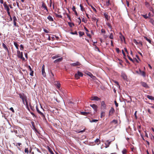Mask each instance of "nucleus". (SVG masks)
I'll list each match as a JSON object with an SVG mask.
<instances>
[{
  "label": "nucleus",
  "instance_id": "nucleus-1",
  "mask_svg": "<svg viewBox=\"0 0 154 154\" xmlns=\"http://www.w3.org/2000/svg\"><path fill=\"white\" fill-rule=\"evenodd\" d=\"M20 129V128H16L13 130H11V131L12 133L14 132L16 136H18L20 135L19 130Z\"/></svg>",
  "mask_w": 154,
  "mask_h": 154
},
{
  "label": "nucleus",
  "instance_id": "nucleus-2",
  "mask_svg": "<svg viewBox=\"0 0 154 154\" xmlns=\"http://www.w3.org/2000/svg\"><path fill=\"white\" fill-rule=\"evenodd\" d=\"M20 97L22 100L23 103L25 104V101L27 100V97L23 94H19Z\"/></svg>",
  "mask_w": 154,
  "mask_h": 154
},
{
  "label": "nucleus",
  "instance_id": "nucleus-3",
  "mask_svg": "<svg viewBox=\"0 0 154 154\" xmlns=\"http://www.w3.org/2000/svg\"><path fill=\"white\" fill-rule=\"evenodd\" d=\"M17 54L18 56V57L22 59L23 60H24L25 58L23 57V52H20V51L19 50H17Z\"/></svg>",
  "mask_w": 154,
  "mask_h": 154
},
{
  "label": "nucleus",
  "instance_id": "nucleus-4",
  "mask_svg": "<svg viewBox=\"0 0 154 154\" xmlns=\"http://www.w3.org/2000/svg\"><path fill=\"white\" fill-rule=\"evenodd\" d=\"M136 72L137 74L142 76L144 77L146 76V72L144 71H142L140 69H139L138 71H137Z\"/></svg>",
  "mask_w": 154,
  "mask_h": 154
},
{
  "label": "nucleus",
  "instance_id": "nucleus-5",
  "mask_svg": "<svg viewBox=\"0 0 154 154\" xmlns=\"http://www.w3.org/2000/svg\"><path fill=\"white\" fill-rule=\"evenodd\" d=\"M45 66L44 65H43L42 67V75L44 77H46V73L45 72Z\"/></svg>",
  "mask_w": 154,
  "mask_h": 154
},
{
  "label": "nucleus",
  "instance_id": "nucleus-6",
  "mask_svg": "<svg viewBox=\"0 0 154 154\" xmlns=\"http://www.w3.org/2000/svg\"><path fill=\"white\" fill-rule=\"evenodd\" d=\"M3 5L5 9L7 11H10V9L9 6L7 5L6 2H5L4 3Z\"/></svg>",
  "mask_w": 154,
  "mask_h": 154
},
{
  "label": "nucleus",
  "instance_id": "nucleus-7",
  "mask_svg": "<svg viewBox=\"0 0 154 154\" xmlns=\"http://www.w3.org/2000/svg\"><path fill=\"white\" fill-rule=\"evenodd\" d=\"M91 100L98 101L100 100V99L97 96H93L91 97Z\"/></svg>",
  "mask_w": 154,
  "mask_h": 154
},
{
  "label": "nucleus",
  "instance_id": "nucleus-8",
  "mask_svg": "<svg viewBox=\"0 0 154 154\" xmlns=\"http://www.w3.org/2000/svg\"><path fill=\"white\" fill-rule=\"evenodd\" d=\"M114 111L115 110L112 107L111 108V109L109 111V116H112L114 112Z\"/></svg>",
  "mask_w": 154,
  "mask_h": 154
},
{
  "label": "nucleus",
  "instance_id": "nucleus-9",
  "mask_svg": "<svg viewBox=\"0 0 154 154\" xmlns=\"http://www.w3.org/2000/svg\"><path fill=\"white\" fill-rule=\"evenodd\" d=\"M90 106L94 109V110L96 111H97V106L95 104H91Z\"/></svg>",
  "mask_w": 154,
  "mask_h": 154
},
{
  "label": "nucleus",
  "instance_id": "nucleus-10",
  "mask_svg": "<svg viewBox=\"0 0 154 154\" xmlns=\"http://www.w3.org/2000/svg\"><path fill=\"white\" fill-rule=\"evenodd\" d=\"M55 85L56 86L57 88L59 89L60 87V84L58 81L55 82Z\"/></svg>",
  "mask_w": 154,
  "mask_h": 154
},
{
  "label": "nucleus",
  "instance_id": "nucleus-11",
  "mask_svg": "<svg viewBox=\"0 0 154 154\" xmlns=\"http://www.w3.org/2000/svg\"><path fill=\"white\" fill-rule=\"evenodd\" d=\"M36 110L38 113H39L42 116L45 117L43 114L39 110L37 106L36 107Z\"/></svg>",
  "mask_w": 154,
  "mask_h": 154
},
{
  "label": "nucleus",
  "instance_id": "nucleus-12",
  "mask_svg": "<svg viewBox=\"0 0 154 154\" xmlns=\"http://www.w3.org/2000/svg\"><path fill=\"white\" fill-rule=\"evenodd\" d=\"M101 106L102 108L104 109H106V105L104 101H102L101 102Z\"/></svg>",
  "mask_w": 154,
  "mask_h": 154
},
{
  "label": "nucleus",
  "instance_id": "nucleus-13",
  "mask_svg": "<svg viewBox=\"0 0 154 154\" xmlns=\"http://www.w3.org/2000/svg\"><path fill=\"white\" fill-rule=\"evenodd\" d=\"M63 59V58L62 57H60V58H58V59H56V60H55L54 61V63H56L57 62H60Z\"/></svg>",
  "mask_w": 154,
  "mask_h": 154
},
{
  "label": "nucleus",
  "instance_id": "nucleus-14",
  "mask_svg": "<svg viewBox=\"0 0 154 154\" xmlns=\"http://www.w3.org/2000/svg\"><path fill=\"white\" fill-rule=\"evenodd\" d=\"M70 65L71 66H76L80 65V64L79 62H76V63H71Z\"/></svg>",
  "mask_w": 154,
  "mask_h": 154
},
{
  "label": "nucleus",
  "instance_id": "nucleus-15",
  "mask_svg": "<svg viewBox=\"0 0 154 154\" xmlns=\"http://www.w3.org/2000/svg\"><path fill=\"white\" fill-rule=\"evenodd\" d=\"M13 19L14 26H17V23L16 21L17 20V18L15 16H14L13 17Z\"/></svg>",
  "mask_w": 154,
  "mask_h": 154
},
{
  "label": "nucleus",
  "instance_id": "nucleus-16",
  "mask_svg": "<svg viewBox=\"0 0 154 154\" xmlns=\"http://www.w3.org/2000/svg\"><path fill=\"white\" fill-rule=\"evenodd\" d=\"M111 142L109 141V140H107L106 142L105 143V144L106 146L105 147L106 148L108 147L110 144Z\"/></svg>",
  "mask_w": 154,
  "mask_h": 154
},
{
  "label": "nucleus",
  "instance_id": "nucleus-17",
  "mask_svg": "<svg viewBox=\"0 0 154 154\" xmlns=\"http://www.w3.org/2000/svg\"><path fill=\"white\" fill-rule=\"evenodd\" d=\"M87 74L90 76L91 78L93 79H95L96 78V77L95 76H93V75L90 72H88Z\"/></svg>",
  "mask_w": 154,
  "mask_h": 154
},
{
  "label": "nucleus",
  "instance_id": "nucleus-18",
  "mask_svg": "<svg viewBox=\"0 0 154 154\" xmlns=\"http://www.w3.org/2000/svg\"><path fill=\"white\" fill-rule=\"evenodd\" d=\"M94 142L97 145H98L100 143V141L99 138H97L95 140Z\"/></svg>",
  "mask_w": 154,
  "mask_h": 154
},
{
  "label": "nucleus",
  "instance_id": "nucleus-19",
  "mask_svg": "<svg viewBox=\"0 0 154 154\" xmlns=\"http://www.w3.org/2000/svg\"><path fill=\"white\" fill-rule=\"evenodd\" d=\"M104 15L106 18V19L107 20H109V17L108 16V14L106 13H105L104 14Z\"/></svg>",
  "mask_w": 154,
  "mask_h": 154
},
{
  "label": "nucleus",
  "instance_id": "nucleus-20",
  "mask_svg": "<svg viewBox=\"0 0 154 154\" xmlns=\"http://www.w3.org/2000/svg\"><path fill=\"white\" fill-rule=\"evenodd\" d=\"M2 46H3V47L5 49V50L6 51H7L8 52H9L8 49V48L7 47V46H6V45L4 43H3L2 44Z\"/></svg>",
  "mask_w": 154,
  "mask_h": 154
},
{
  "label": "nucleus",
  "instance_id": "nucleus-21",
  "mask_svg": "<svg viewBox=\"0 0 154 154\" xmlns=\"http://www.w3.org/2000/svg\"><path fill=\"white\" fill-rule=\"evenodd\" d=\"M141 84L144 87L147 88L148 87L147 85L145 82H141Z\"/></svg>",
  "mask_w": 154,
  "mask_h": 154
},
{
  "label": "nucleus",
  "instance_id": "nucleus-22",
  "mask_svg": "<svg viewBox=\"0 0 154 154\" xmlns=\"http://www.w3.org/2000/svg\"><path fill=\"white\" fill-rule=\"evenodd\" d=\"M42 6L43 8H44V9H45L47 11H48L47 7L45 5L43 2L42 3Z\"/></svg>",
  "mask_w": 154,
  "mask_h": 154
},
{
  "label": "nucleus",
  "instance_id": "nucleus-23",
  "mask_svg": "<svg viewBox=\"0 0 154 154\" xmlns=\"http://www.w3.org/2000/svg\"><path fill=\"white\" fill-rule=\"evenodd\" d=\"M60 57V55L57 54V55H55L54 56L52 57L51 58L53 60H54L56 58Z\"/></svg>",
  "mask_w": 154,
  "mask_h": 154
},
{
  "label": "nucleus",
  "instance_id": "nucleus-24",
  "mask_svg": "<svg viewBox=\"0 0 154 154\" xmlns=\"http://www.w3.org/2000/svg\"><path fill=\"white\" fill-rule=\"evenodd\" d=\"M47 19L50 21H54V20L53 18L52 17L49 16L47 17Z\"/></svg>",
  "mask_w": 154,
  "mask_h": 154
},
{
  "label": "nucleus",
  "instance_id": "nucleus-25",
  "mask_svg": "<svg viewBox=\"0 0 154 154\" xmlns=\"http://www.w3.org/2000/svg\"><path fill=\"white\" fill-rule=\"evenodd\" d=\"M14 45H15V47L16 48V49H17V50H19V48H18V45L17 44V43L15 42H14Z\"/></svg>",
  "mask_w": 154,
  "mask_h": 154
},
{
  "label": "nucleus",
  "instance_id": "nucleus-26",
  "mask_svg": "<svg viewBox=\"0 0 154 154\" xmlns=\"http://www.w3.org/2000/svg\"><path fill=\"white\" fill-rule=\"evenodd\" d=\"M81 114L85 116H86L88 114H89L88 112H81Z\"/></svg>",
  "mask_w": 154,
  "mask_h": 154
},
{
  "label": "nucleus",
  "instance_id": "nucleus-27",
  "mask_svg": "<svg viewBox=\"0 0 154 154\" xmlns=\"http://www.w3.org/2000/svg\"><path fill=\"white\" fill-rule=\"evenodd\" d=\"M68 24L69 25L70 27H72L73 26H74V24L72 23L71 22H68Z\"/></svg>",
  "mask_w": 154,
  "mask_h": 154
},
{
  "label": "nucleus",
  "instance_id": "nucleus-28",
  "mask_svg": "<svg viewBox=\"0 0 154 154\" xmlns=\"http://www.w3.org/2000/svg\"><path fill=\"white\" fill-rule=\"evenodd\" d=\"M79 33L80 37H81V36H82L84 34V32H83L79 31Z\"/></svg>",
  "mask_w": 154,
  "mask_h": 154
},
{
  "label": "nucleus",
  "instance_id": "nucleus-29",
  "mask_svg": "<svg viewBox=\"0 0 154 154\" xmlns=\"http://www.w3.org/2000/svg\"><path fill=\"white\" fill-rule=\"evenodd\" d=\"M147 97L150 100H154V97L151 96H150V95H148L147 96Z\"/></svg>",
  "mask_w": 154,
  "mask_h": 154
},
{
  "label": "nucleus",
  "instance_id": "nucleus-30",
  "mask_svg": "<svg viewBox=\"0 0 154 154\" xmlns=\"http://www.w3.org/2000/svg\"><path fill=\"white\" fill-rule=\"evenodd\" d=\"M77 75H78L80 77H82L83 75V74L82 73L79 71H78L77 72Z\"/></svg>",
  "mask_w": 154,
  "mask_h": 154
},
{
  "label": "nucleus",
  "instance_id": "nucleus-31",
  "mask_svg": "<svg viewBox=\"0 0 154 154\" xmlns=\"http://www.w3.org/2000/svg\"><path fill=\"white\" fill-rule=\"evenodd\" d=\"M98 121L97 119H93L91 120H90V122H96Z\"/></svg>",
  "mask_w": 154,
  "mask_h": 154
},
{
  "label": "nucleus",
  "instance_id": "nucleus-32",
  "mask_svg": "<svg viewBox=\"0 0 154 154\" xmlns=\"http://www.w3.org/2000/svg\"><path fill=\"white\" fill-rule=\"evenodd\" d=\"M144 38L146 39L148 42L150 43H151V41L150 39L147 38L146 37H144Z\"/></svg>",
  "mask_w": 154,
  "mask_h": 154
},
{
  "label": "nucleus",
  "instance_id": "nucleus-33",
  "mask_svg": "<svg viewBox=\"0 0 154 154\" xmlns=\"http://www.w3.org/2000/svg\"><path fill=\"white\" fill-rule=\"evenodd\" d=\"M105 115V113L104 112H102L100 114V117L101 118H102L103 117H104Z\"/></svg>",
  "mask_w": 154,
  "mask_h": 154
},
{
  "label": "nucleus",
  "instance_id": "nucleus-34",
  "mask_svg": "<svg viewBox=\"0 0 154 154\" xmlns=\"http://www.w3.org/2000/svg\"><path fill=\"white\" fill-rule=\"evenodd\" d=\"M122 76L125 79H126L127 78V76L124 73L122 74Z\"/></svg>",
  "mask_w": 154,
  "mask_h": 154
},
{
  "label": "nucleus",
  "instance_id": "nucleus-35",
  "mask_svg": "<svg viewBox=\"0 0 154 154\" xmlns=\"http://www.w3.org/2000/svg\"><path fill=\"white\" fill-rule=\"evenodd\" d=\"M25 102H26V104H25V105H26L27 108L28 109H29L28 104V102H27V100H25Z\"/></svg>",
  "mask_w": 154,
  "mask_h": 154
},
{
  "label": "nucleus",
  "instance_id": "nucleus-36",
  "mask_svg": "<svg viewBox=\"0 0 154 154\" xmlns=\"http://www.w3.org/2000/svg\"><path fill=\"white\" fill-rule=\"evenodd\" d=\"M48 150L51 154H54L50 148L48 147Z\"/></svg>",
  "mask_w": 154,
  "mask_h": 154
},
{
  "label": "nucleus",
  "instance_id": "nucleus-37",
  "mask_svg": "<svg viewBox=\"0 0 154 154\" xmlns=\"http://www.w3.org/2000/svg\"><path fill=\"white\" fill-rule=\"evenodd\" d=\"M25 152L27 154H28L29 153V149L28 148H26L25 149Z\"/></svg>",
  "mask_w": 154,
  "mask_h": 154
},
{
  "label": "nucleus",
  "instance_id": "nucleus-38",
  "mask_svg": "<svg viewBox=\"0 0 154 154\" xmlns=\"http://www.w3.org/2000/svg\"><path fill=\"white\" fill-rule=\"evenodd\" d=\"M127 151L125 149H124L122 151V153L123 154H126Z\"/></svg>",
  "mask_w": 154,
  "mask_h": 154
},
{
  "label": "nucleus",
  "instance_id": "nucleus-39",
  "mask_svg": "<svg viewBox=\"0 0 154 154\" xmlns=\"http://www.w3.org/2000/svg\"><path fill=\"white\" fill-rule=\"evenodd\" d=\"M142 16L145 19H147L149 18V16L147 14L142 15Z\"/></svg>",
  "mask_w": 154,
  "mask_h": 154
},
{
  "label": "nucleus",
  "instance_id": "nucleus-40",
  "mask_svg": "<svg viewBox=\"0 0 154 154\" xmlns=\"http://www.w3.org/2000/svg\"><path fill=\"white\" fill-rule=\"evenodd\" d=\"M70 34L72 35H78L77 32L76 31H75L74 32H70Z\"/></svg>",
  "mask_w": 154,
  "mask_h": 154
},
{
  "label": "nucleus",
  "instance_id": "nucleus-41",
  "mask_svg": "<svg viewBox=\"0 0 154 154\" xmlns=\"http://www.w3.org/2000/svg\"><path fill=\"white\" fill-rule=\"evenodd\" d=\"M75 77L76 79H78L79 78V76L78 75H77V73H76L75 75Z\"/></svg>",
  "mask_w": 154,
  "mask_h": 154
},
{
  "label": "nucleus",
  "instance_id": "nucleus-42",
  "mask_svg": "<svg viewBox=\"0 0 154 154\" xmlns=\"http://www.w3.org/2000/svg\"><path fill=\"white\" fill-rule=\"evenodd\" d=\"M109 38L111 39H113V36L112 33H111L109 36Z\"/></svg>",
  "mask_w": 154,
  "mask_h": 154
},
{
  "label": "nucleus",
  "instance_id": "nucleus-43",
  "mask_svg": "<svg viewBox=\"0 0 154 154\" xmlns=\"http://www.w3.org/2000/svg\"><path fill=\"white\" fill-rule=\"evenodd\" d=\"M134 42L135 43L136 45H138L139 42H138L137 41L136 39H134Z\"/></svg>",
  "mask_w": 154,
  "mask_h": 154
},
{
  "label": "nucleus",
  "instance_id": "nucleus-44",
  "mask_svg": "<svg viewBox=\"0 0 154 154\" xmlns=\"http://www.w3.org/2000/svg\"><path fill=\"white\" fill-rule=\"evenodd\" d=\"M80 8H81V10L82 11H84V9L83 8V6L82 5H80Z\"/></svg>",
  "mask_w": 154,
  "mask_h": 154
},
{
  "label": "nucleus",
  "instance_id": "nucleus-45",
  "mask_svg": "<svg viewBox=\"0 0 154 154\" xmlns=\"http://www.w3.org/2000/svg\"><path fill=\"white\" fill-rule=\"evenodd\" d=\"M82 21L83 22H84L85 23H86L87 22V21L85 19V18H83L82 19Z\"/></svg>",
  "mask_w": 154,
  "mask_h": 154
},
{
  "label": "nucleus",
  "instance_id": "nucleus-46",
  "mask_svg": "<svg viewBox=\"0 0 154 154\" xmlns=\"http://www.w3.org/2000/svg\"><path fill=\"white\" fill-rule=\"evenodd\" d=\"M90 6H91V7L93 9V10L95 12H96L97 11H96V9L94 7H93L91 5Z\"/></svg>",
  "mask_w": 154,
  "mask_h": 154
},
{
  "label": "nucleus",
  "instance_id": "nucleus-47",
  "mask_svg": "<svg viewBox=\"0 0 154 154\" xmlns=\"http://www.w3.org/2000/svg\"><path fill=\"white\" fill-rule=\"evenodd\" d=\"M110 3H109V0L108 1H107L106 2V6H109V5Z\"/></svg>",
  "mask_w": 154,
  "mask_h": 154
},
{
  "label": "nucleus",
  "instance_id": "nucleus-48",
  "mask_svg": "<svg viewBox=\"0 0 154 154\" xmlns=\"http://www.w3.org/2000/svg\"><path fill=\"white\" fill-rule=\"evenodd\" d=\"M114 82L118 86V87H119L120 86L119 85V84L118 82H117V81H115Z\"/></svg>",
  "mask_w": 154,
  "mask_h": 154
},
{
  "label": "nucleus",
  "instance_id": "nucleus-49",
  "mask_svg": "<svg viewBox=\"0 0 154 154\" xmlns=\"http://www.w3.org/2000/svg\"><path fill=\"white\" fill-rule=\"evenodd\" d=\"M140 46H142V43L141 42L139 41V42L138 45Z\"/></svg>",
  "mask_w": 154,
  "mask_h": 154
},
{
  "label": "nucleus",
  "instance_id": "nucleus-50",
  "mask_svg": "<svg viewBox=\"0 0 154 154\" xmlns=\"http://www.w3.org/2000/svg\"><path fill=\"white\" fill-rule=\"evenodd\" d=\"M116 107H118V103H117L116 101L115 100L114 101Z\"/></svg>",
  "mask_w": 154,
  "mask_h": 154
},
{
  "label": "nucleus",
  "instance_id": "nucleus-51",
  "mask_svg": "<svg viewBox=\"0 0 154 154\" xmlns=\"http://www.w3.org/2000/svg\"><path fill=\"white\" fill-rule=\"evenodd\" d=\"M101 33H105V30L104 29H101Z\"/></svg>",
  "mask_w": 154,
  "mask_h": 154
},
{
  "label": "nucleus",
  "instance_id": "nucleus-52",
  "mask_svg": "<svg viewBox=\"0 0 154 154\" xmlns=\"http://www.w3.org/2000/svg\"><path fill=\"white\" fill-rule=\"evenodd\" d=\"M32 126L33 128L35 129V130H36V129L35 128V127L34 125V122H32Z\"/></svg>",
  "mask_w": 154,
  "mask_h": 154
},
{
  "label": "nucleus",
  "instance_id": "nucleus-53",
  "mask_svg": "<svg viewBox=\"0 0 154 154\" xmlns=\"http://www.w3.org/2000/svg\"><path fill=\"white\" fill-rule=\"evenodd\" d=\"M107 25L111 29L112 28V26L109 23H108L107 24Z\"/></svg>",
  "mask_w": 154,
  "mask_h": 154
},
{
  "label": "nucleus",
  "instance_id": "nucleus-54",
  "mask_svg": "<svg viewBox=\"0 0 154 154\" xmlns=\"http://www.w3.org/2000/svg\"><path fill=\"white\" fill-rule=\"evenodd\" d=\"M30 75L31 76H33V71H31V72L30 73Z\"/></svg>",
  "mask_w": 154,
  "mask_h": 154
},
{
  "label": "nucleus",
  "instance_id": "nucleus-55",
  "mask_svg": "<svg viewBox=\"0 0 154 154\" xmlns=\"http://www.w3.org/2000/svg\"><path fill=\"white\" fill-rule=\"evenodd\" d=\"M122 53L123 54V56H124V58H125V54L124 53V51L123 50H122Z\"/></svg>",
  "mask_w": 154,
  "mask_h": 154
},
{
  "label": "nucleus",
  "instance_id": "nucleus-56",
  "mask_svg": "<svg viewBox=\"0 0 154 154\" xmlns=\"http://www.w3.org/2000/svg\"><path fill=\"white\" fill-rule=\"evenodd\" d=\"M44 32H45L46 33H48V30L46 29H44Z\"/></svg>",
  "mask_w": 154,
  "mask_h": 154
},
{
  "label": "nucleus",
  "instance_id": "nucleus-57",
  "mask_svg": "<svg viewBox=\"0 0 154 154\" xmlns=\"http://www.w3.org/2000/svg\"><path fill=\"white\" fill-rule=\"evenodd\" d=\"M128 57L130 60L131 61L133 62V59L130 57L128 56Z\"/></svg>",
  "mask_w": 154,
  "mask_h": 154
},
{
  "label": "nucleus",
  "instance_id": "nucleus-58",
  "mask_svg": "<svg viewBox=\"0 0 154 154\" xmlns=\"http://www.w3.org/2000/svg\"><path fill=\"white\" fill-rule=\"evenodd\" d=\"M10 109L13 112H14V110L13 107L10 108Z\"/></svg>",
  "mask_w": 154,
  "mask_h": 154
},
{
  "label": "nucleus",
  "instance_id": "nucleus-59",
  "mask_svg": "<svg viewBox=\"0 0 154 154\" xmlns=\"http://www.w3.org/2000/svg\"><path fill=\"white\" fill-rule=\"evenodd\" d=\"M112 122H115V123H117V120H113Z\"/></svg>",
  "mask_w": 154,
  "mask_h": 154
},
{
  "label": "nucleus",
  "instance_id": "nucleus-60",
  "mask_svg": "<svg viewBox=\"0 0 154 154\" xmlns=\"http://www.w3.org/2000/svg\"><path fill=\"white\" fill-rule=\"evenodd\" d=\"M34 148H35V149L38 152H41L40 151V150H39V149H38V148H36V147H35Z\"/></svg>",
  "mask_w": 154,
  "mask_h": 154
},
{
  "label": "nucleus",
  "instance_id": "nucleus-61",
  "mask_svg": "<svg viewBox=\"0 0 154 154\" xmlns=\"http://www.w3.org/2000/svg\"><path fill=\"white\" fill-rule=\"evenodd\" d=\"M116 50L117 51V52L118 53H119V49L118 48H116Z\"/></svg>",
  "mask_w": 154,
  "mask_h": 154
},
{
  "label": "nucleus",
  "instance_id": "nucleus-62",
  "mask_svg": "<svg viewBox=\"0 0 154 154\" xmlns=\"http://www.w3.org/2000/svg\"><path fill=\"white\" fill-rule=\"evenodd\" d=\"M7 12L8 14L9 17L11 16V14H10V11H7Z\"/></svg>",
  "mask_w": 154,
  "mask_h": 154
},
{
  "label": "nucleus",
  "instance_id": "nucleus-63",
  "mask_svg": "<svg viewBox=\"0 0 154 154\" xmlns=\"http://www.w3.org/2000/svg\"><path fill=\"white\" fill-rule=\"evenodd\" d=\"M72 10L73 11L75 12L76 10L75 9V8L74 6L72 8Z\"/></svg>",
  "mask_w": 154,
  "mask_h": 154
},
{
  "label": "nucleus",
  "instance_id": "nucleus-64",
  "mask_svg": "<svg viewBox=\"0 0 154 154\" xmlns=\"http://www.w3.org/2000/svg\"><path fill=\"white\" fill-rule=\"evenodd\" d=\"M57 17L60 18H61L62 17V16L59 14H57Z\"/></svg>",
  "mask_w": 154,
  "mask_h": 154
}]
</instances>
